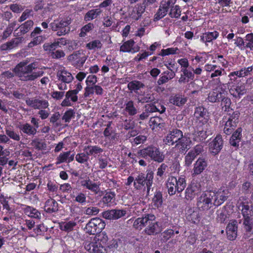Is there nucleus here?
Segmentation results:
<instances>
[{
  "instance_id": "0e129e2a",
  "label": "nucleus",
  "mask_w": 253,
  "mask_h": 253,
  "mask_svg": "<svg viewBox=\"0 0 253 253\" xmlns=\"http://www.w3.org/2000/svg\"><path fill=\"white\" fill-rule=\"evenodd\" d=\"M196 157V156L193 152H191V151H189L185 157V165L189 167L192 164Z\"/></svg>"
},
{
  "instance_id": "423d86ee",
  "label": "nucleus",
  "mask_w": 253,
  "mask_h": 253,
  "mask_svg": "<svg viewBox=\"0 0 253 253\" xmlns=\"http://www.w3.org/2000/svg\"><path fill=\"white\" fill-rule=\"evenodd\" d=\"M213 196L214 195L211 193L210 190L204 192L199 198L197 206L200 210L208 211L213 206Z\"/></svg>"
},
{
  "instance_id": "2eb2a0df",
  "label": "nucleus",
  "mask_w": 253,
  "mask_h": 253,
  "mask_svg": "<svg viewBox=\"0 0 253 253\" xmlns=\"http://www.w3.org/2000/svg\"><path fill=\"white\" fill-rule=\"evenodd\" d=\"M174 182L176 183V177L173 176H169L166 181L168 192L170 196L174 195L176 192L178 193L181 192V185L183 186V182H179V186L177 188L175 187Z\"/></svg>"
},
{
  "instance_id": "bb28decb",
  "label": "nucleus",
  "mask_w": 253,
  "mask_h": 253,
  "mask_svg": "<svg viewBox=\"0 0 253 253\" xmlns=\"http://www.w3.org/2000/svg\"><path fill=\"white\" fill-rule=\"evenodd\" d=\"M84 151L86 152L88 156H96L102 153L103 152V149L97 145H87L85 146L84 148Z\"/></svg>"
},
{
  "instance_id": "b1692460",
  "label": "nucleus",
  "mask_w": 253,
  "mask_h": 253,
  "mask_svg": "<svg viewBox=\"0 0 253 253\" xmlns=\"http://www.w3.org/2000/svg\"><path fill=\"white\" fill-rule=\"evenodd\" d=\"M57 76L59 81L64 83H70L74 79L72 75L66 70H63L58 72Z\"/></svg>"
},
{
  "instance_id": "37998d69",
  "label": "nucleus",
  "mask_w": 253,
  "mask_h": 253,
  "mask_svg": "<svg viewBox=\"0 0 253 253\" xmlns=\"http://www.w3.org/2000/svg\"><path fill=\"white\" fill-rule=\"evenodd\" d=\"M168 10L169 9L161 3L157 12L155 15V20H159L163 18L167 14Z\"/></svg>"
},
{
  "instance_id": "69168bd1",
  "label": "nucleus",
  "mask_w": 253,
  "mask_h": 253,
  "mask_svg": "<svg viewBox=\"0 0 253 253\" xmlns=\"http://www.w3.org/2000/svg\"><path fill=\"white\" fill-rule=\"evenodd\" d=\"M71 152L67 151L66 152H64L63 153H61L59 157L57 158V164H60L63 162H67L68 163V158L70 155Z\"/></svg>"
},
{
  "instance_id": "680f3d73",
  "label": "nucleus",
  "mask_w": 253,
  "mask_h": 253,
  "mask_svg": "<svg viewBox=\"0 0 253 253\" xmlns=\"http://www.w3.org/2000/svg\"><path fill=\"white\" fill-rule=\"evenodd\" d=\"M240 113L239 111H236L234 112L231 115H230L228 119V121L231 122L234 125H236L237 126V124L239 122V118L240 116Z\"/></svg>"
},
{
  "instance_id": "aec40b11",
  "label": "nucleus",
  "mask_w": 253,
  "mask_h": 253,
  "mask_svg": "<svg viewBox=\"0 0 253 253\" xmlns=\"http://www.w3.org/2000/svg\"><path fill=\"white\" fill-rule=\"evenodd\" d=\"M237 221L234 220L229 223L226 227L227 238L230 240H235L237 236Z\"/></svg>"
},
{
  "instance_id": "c85d7f7f",
  "label": "nucleus",
  "mask_w": 253,
  "mask_h": 253,
  "mask_svg": "<svg viewBox=\"0 0 253 253\" xmlns=\"http://www.w3.org/2000/svg\"><path fill=\"white\" fill-rule=\"evenodd\" d=\"M207 109L203 106H199L195 108L194 116L198 120V122H201L204 119H208Z\"/></svg>"
},
{
  "instance_id": "338daca9",
  "label": "nucleus",
  "mask_w": 253,
  "mask_h": 253,
  "mask_svg": "<svg viewBox=\"0 0 253 253\" xmlns=\"http://www.w3.org/2000/svg\"><path fill=\"white\" fill-rule=\"evenodd\" d=\"M174 231L171 229H169L162 233V240L164 241H168L170 238L174 235Z\"/></svg>"
},
{
  "instance_id": "de8ad7c7",
  "label": "nucleus",
  "mask_w": 253,
  "mask_h": 253,
  "mask_svg": "<svg viewBox=\"0 0 253 253\" xmlns=\"http://www.w3.org/2000/svg\"><path fill=\"white\" fill-rule=\"evenodd\" d=\"M116 194L114 192H107L102 198L101 202L104 204L109 205L112 203V200L115 199Z\"/></svg>"
},
{
  "instance_id": "a211bd4d",
  "label": "nucleus",
  "mask_w": 253,
  "mask_h": 253,
  "mask_svg": "<svg viewBox=\"0 0 253 253\" xmlns=\"http://www.w3.org/2000/svg\"><path fill=\"white\" fill-rule=\"evenodd\" d=\"M192 141L190 138L182 134V137L180 138L178 141L175 144V148L179 149V151L183 152L187 151L191 148Z\"/></svg>"
},
{
  "instance_id": "ddd939ff",
  "label": "nucleus",
  "mask_w": 253,
  "mask_h": 253,
  "mask_svg": "<svg viewBox=\"0 0 253 253\" xmlns=\"http://www.w3.org/2000/svg\"><path fill=\"white\" fill-rule=\"evenodd\" d=\"M232 83V82H229L228 84L230 86L229 92L233 97L240 98L242 95L246 93V89L244 84L238 83L230 85Z\"/></svg>"
},
{
  "instance_id": "052dcab7",
  "label": "nucleus",
  "mask_w": 253,
  "mask_h": 253,
  "mask_svg": "<svg viewBox=\"0 0 253 253\" xmlns=\"http://www.w3.org/2000/svg\"><path fill=\"white\" fill-rule=\"evenodd\" d=\"M33 38V40L28 44L29 47L39 44L45 40V38L42 36H35Z\"/></svg>"
},
{
  "instance_id": "e433bc0d",
  "label": "nucleus",
  "mask_w": 253,
  "mask_h": 253,
  "mask_svg": "<svg viewBox=\"0 0 253 253\" xmlns=\"http://www.w3.org/2000/svg\"><path fill=\"white\" fill-rule=\"evenodd\" d=\"M186 214V218L192 223H197L200 221V217L199 215V213L196 211L190 209L188 211Z\"/></svg>"
},
{
  "instance_id": "39448f33",
  "label": "nucleus",
  "mask_w": 253,
  "mask_h": 253,
  "mask_svg": "<svg viewBox=\"0 0 253 253\" xmlns=\"http://www.w3.org/2000/svg\"><path fill=\"white\" fill-rule=\"evenodd\" d=\"M211 126L208 119H204L201 122H198L197 126L194 129V134L198 138L200 141H204L211 133Z\"/></svg>"
},
{
  "instance_id": "4be33fe9",
  "label": "nucleus",
  "mask_w": 253,
  "mask_h": 253,
  "mask_svg": "<svg viewBox=\"0 0 253 253\" xmlns=\"http://www.w3.org/2000/svg\"><path fill=\"white\" fill-rule=\"evenodd\" d=\"M44 211L49 213L55 212L58 211V204L53 199H48L45 203Z\"/></svg>"
},
{
  "instance_id": "58836bf2",
  "label": "nucleus",
  "mask_w": 253,
  "mask_h": 253,
  "mask_svg": "<svg viewBox=\"0 0 253 253\" xmlns=\"http://www.w3.org/2000/svg\"><path fill=\"white\" fill-rule=\"evenodd\" d=\"M253 68L252 66L249 67L248 68H244L242 69L240 71L232 72L230 73L229 76L232 77L235 75L239 77H243L250 74V73L252 71Z\"/></svg>"
},
{
  "instance_id": "0eeeda50",
  "label": "nucleus",
  "mask_w": 253,
  "mask_h": 253,
  "mask_svg": "<svg viewBox=\"0 0 253 253\" xmlns=\"http://www.w3.org/2000/svg\"><path fill=\"white\" fill-rule=\"evenodd\" d=\"M105 226V223L100 218H93L86 224L85 230L90 235L100 233Z\"/></svg>"
},
{
  "instance_id": "20e7f679",
  "label": "nucleus",
  "mask_w": 253,
  "mask_h": 253,
  "mask_svg": "<svg viewBox=\"0 0 253 253\" xmlns=\"http://www.w3.org/2000/svg\"><path fill=\"white\" fill-rule=\"evenodd\" d=\"M87 58L85 52L83 49L74 51L67 57L68 61L76 69L81 70Z\"/></svg>"
},
{
  "instance_id": "5fc2aeb1",
  "label": "nucleus",
  "mask_w": 253,
  "mask_h": 253,
  "mask_svg": "<svg viewBox=\"0 0 253 253\" xmlns=\"http://www.w3.org/2000/svg\"><path fill=\"white\" fill-rule=\"evenodd\" d=\"M245 41L246 42L245 48L253 51V33L248 34L245 37Z\"/></svg>"
},
{
  "instance_id": "c03bdc74",
  "label": "nucleus",
  "mask_w": 253,
  "mask_h": 253,
  "mask_svg": "<svg viewBox=\"0 0 253 253\" xmlns=\"http://www.w3.org/2000/svg\"><path fill=\"white\" fill-rule=\"evenodd\" d=\"M34 22L32 20H28L19 27L21 34H25L30 31L33 27Z\"/></svg>"
},
{
  "instance_id": "ea45409f",
  "label": "nucleus",
  "mask_w": 253,
  "mask_h": 253,
  "mask_svg": "<svg viewBox=\"0 0 253 253\" xmlns=\"http://www.w3.org/2000/svg\"><path fill=\"white\" fill-rule=\"evenodd\" d=\"M77 223L73 221L62 222L60 223V229L64 231L69 232L72 231L76 226Z\"/></svg>"
},
{
  "instance_id": "6ab92c4d",
  "label": "nucleus",
  "mask_w": 253,
  "mask_h": 253,
  "mask_svg": "<svg viewBox=\"0 0 253 253\" xmlns=\"http://www.w3.org/2000/svg\"><path fill=\"white\" fill-rule=\"evenodd\" d=\"M81 185L95 194H98L101 192L99 182H94L89 178L82 181Z\"/></svg>"
},
{
  "instance_id": "8fccbe9b",
  "label": "nucleus",
  "mask_w": 253,
  "mask_h": 253,
  "mask_svg": "<svg viewBox=\"0 0 253 253\" xmlns=\"http://www.w3.org/2000/svg\"><path fill=\"white\" fill-rule=\"evenodd\" d=\"M169 9H170V10L169 14L170 17L177 18L180 16L181 10L178 5H175Z\"/></svg>"
},
{
  "instance_id": "4c0bfd02",
  "label": "nucleus",
  "mask_w": 253,
  "mask_h": 253,
  "mask_svg": "<svg viewBox=\"0 0 253 253\" xmlns=\"http://www.w3.org/2000/svg\"><path fill=\"white\" fill-rule=\"evenodd\" d=\"M145 86L144 84L139 81H132L127 84V88L130 91L136 92L137 90Z\"/></svg>"
},
{
  "instance_id": "c756f323",
  "label": "nucleus",
  "mask_w": 253,
  "mask_h": 253,
  "mask_svg": "<svg viewBox=\"0 0 253 253\" xmlns=\"http://www.w3.org/2000/svg\"><path fill=\"white\" fill-rule=\"evenodd\" d=\"M89 252L91 253H107L106 248H104L100 243L92 242L89 245Z\"/></svg>"
},
{
  "instance_id": "79ce46f5",
  "label": "nucleus",
  "mask_w": 253,
  "mask_h": 253,
  "mask_svg": "<svg viewBox=\"0 0 253 253\" xmlns=\"http://www.w3.org/2000/svg\"><path fill=\"white\" fill-rule=\"evenodd\" d=\"M126 108L125 110L129 116H134L137 113V110L135 107L134 102L132 100H129L125 103Z\"/></svg>"
},
{
  "instance_id": "f03ea898",
  "label": "nucleus",
  "mask_w": 253,
  "mask_h": 253,
  "mask_svg": "<svg viewBox=\"0 0 253 253\" xmlns=\"http://www.w3.org/2000/svg\"><path fill=\"white\" fill-rule=\"evenodd\" d=\"M137 154L140 157L150 158L158 163H162L165 159V155L160 151L159 148L152 145L139 150Z\"/></svg>"
},
{
  "instance_id": "7c9ffc66",
  "label": "nucleus",
  "mask_w": 253,
  "mask_h": 253,
  "mask_svg": "<svg viewBox=\"0 0 253 253\" xmlns=\"http://www.w3.org/2000/svg\"><path fill=\"white\" fill-rule=\"evenodd\" d=\"M187 98L183 97L181 95H175L173 96H171L169 99L170 103L176 105L178 107L182 106L187 102Z\"/></svg>"
},
{
  "instance_id": "f3484780",
  "label": "nucleus",
  "mask_w": 253,
  "mask_h": 253,
  "mask_svg": "<svg viewBox=\"0 0 253 253\" xmlns=\"http://www.w3.org/2000/svg\"><path fill=\"white\" fill-rule=\"evenodd\" d=\"M126 211L124 210H111L103 212L102 216L107 219H117L126 215Z\"/></svg>"
},
{
  "instance_id": "9d476101",
  "label": "nucleus",
  "mask_w": 253,
  "mask_h": 253,
  "mask_svg": "<svg viewBox=\"0 0 253 253\" xmlns=\"http://www.w3.org/2000/svg\"><path fill=\"white\" fill-rule=\"evenodd\" d=\"M213 194V204L215 206H219L225 202L230 196L228 189L226 187H221L217 191L210 190Z\"/></svg>"
},
{
  "instance_id": "1a4fd4ad",
  "label": "nucleus",
  "mask_w": 253,
  "mask_h": 253,
  "mask_svg": "<svg viewBox=\"0 0 253 253\" xmlns=\"http://www.w3.org/2000/svg\"><path fill=\"white\" fill-rule=\"evenodd\" d=\"M156 221L155 216L151 213H145L141 217L135 220L133 226L136 229H141L142 227L146 228Z\"/></svg>"
},
{
  "instance_id": "a18cd8bd",
  "label": "nucleus",
  "mask_w": 253,
  "mask_h": 253,
  "mask_svg": "<svg viewBox=\"0 0 253 253\" xmlns=\"http://www.w3.org/2000/svg\"><path fill=\"white\" fill-rule=\"evenodd\" d=\"M75 117V111L74 110L70 109L66 111L62 117V120L65 123H69L72 119Z\"/></svg>"
},
{
  "instance_id": "a19ab883",
  "label": "nucleus",
  "mask_w": 253,
  "mask_h": 253,
  "mask_svg": "<svg viewBox=\"0 0 253 253\" xmlns=\"http://www.w3.org/2000/svg\"><path fill=\"white\" fill-rule=\"evenodd\" d=\"M24 211L25 214L28 216L35 218H40L41 216V213L36 209L30 206H27L24 209Z\"/></svg>"
},
{
  "instance_id": "13d9d810",
  "label": "nucleus",
  "mask_w": 253,
  "mask_h": 253,
  "mask_svg": "<svg viewBox=\"0 0 253 253\" xmlns=\"http://www.w3.org/2000/svg\"><path fill=\"white\" fill-rule=\"evenodd\" d=\"M31 145L34 146L36 149L38 150L45 149L46 147V144L45 143L40 141L38 139L32 140Z\"/></svg>"
},
{
  "instance_id": "e2e57ef3",
  "label": "nucleus",
  "mask_w": 253,
  "mask_h": 253,
  "mask_svg": "<svg viewBox=\"0 0 253 253\" xmlns=\"http://www.w3.org/2000/svg\"><path fill=\"white\" fill-rule=\"evenodd\" d=\"M150 122L155 126H159L160 128L163 126L164 121L159 117L151 118Z\"/></svg>"
},
{
  "instance_id": "72a5a7b5",
  "label": "nucleus",
  "mask_w": 253,
  "mask_h": 253,
  "mask_svg": "<svg viewBox=\"0 0 253 253\" xmlns=\"http://www.w3.org/2000/svg\"><path fill=\"white\" fill-rule=\"evenodd\" d=\"M218 33L214 31L211 32H206L201 36V40L207 43L208 42H211L213 40H215L218 36Z\"/></svg>"
},
{
  "instance_id": "3c124183",
  "label": "nucleus",
  "mask_w": 253,
  "mask_h": 253,
  "mask_svg": "<svg viewBox=\"0 0 253 253\" xmlns=\"http://www.w3.org/2000/svg\"><path fill=\"white\" fill-rule=\"evenodd\" d=\"M243 225L247 232H251L253 227V220L252 217H245Z\"/></svg>"
},
{
  "instance_id": "5701e85b",
  "label": "nucleus",
  "mask_w": 253,
  "mask_h": 253,
  "mask_svg": "<svg viewBox=\"0 0 253 253\" xmlns=\"http://www.w3.org/2000/svg\"><path fill=\"white\" fill-rule=\"evenodd\" d=\"M134 42L133 40H129L125 42L120 47V51L126 52H136L139 50V47L137 46V49L133 48Z\"/></svg>"
},
{
  "instance_id": "dca6fc26",
  "label": "nucleus",
  "mask_w": 253,
  "mask_h": 253,
  "mask_svg": "<svg viewBox=\"0 0 253 253\" xmlns=\"http://www.w3.org/2000/svg\"><path fill=\"white\" fill-rule=\"evenodd\" d=\"M224 95H226L225 90L222 87L219 89L216 88L208 94V100L211 103H219Z\"/></svg>"
},
{
  "instance_id": "bf43d9fd",
  "label": "nucleus",
  "mask_w": 253,
  "mask_h": 253,
  "mask_svg": "<svg viewBox=\"0 0 253 253\" xmlns=\"http://www.w3.org/2000/svg\"><path fill=\"white\" fill-rule=\"evenodd\" d=\"M102 44L99 40H94L86 44V47L89 49H94L96 48H101Z\"/></svg>"
},
{
  "instance_id": "864d4df0",
  "label": "nucleus",
  "mask_w": 253,
  "mask_h": 253,
  "mask_svg": "<svg viewBox=\"0 0 253 253\" xmlns=\"http://www.w3.org/2000/svg\"><path fill=\"white\" fill-rule=\"evenodd\" d=\"M220 102H221L220 105L222 108L223 109L224 108L225 111H229L231 104V99L227 96V94L224 95Z\"/></svg>"
},
{
  "instance_id": "f8f14e48",
  "label": "nucleus",
  "mask_w": 253,
  "mask_h": 253,
  "mask_svg": "<svg viewBox=\"0 0 253 253\" xmlns=\"http://www.w3.org/2000/svg\"><path fill=\"white\" fill-rule=\"evenodd\" d=\"M183 134L182 131L177 128H172L169 130L164 141L169 145H173L176 144L182 137Z\"/></svg>"
},
{
  "instance_id": "6e6d98bb",
  "label": "nucleus",
  "mask_w": 253,
  "mask_h": 253,
  "mask_svg": "<svg viewBox=\"0 0 253 253\" xmlns=\"http://www.w3.org/2000/svg\"><path fill=\"white\" fill-rule=\"evenodd\" d=\"M94 28V25L93 23H89L81 29V33H80V37H84L86 35L87 32H89L92 30Z\"/></svg>"
},
{
  "instance_id": "473e14b6",
  "label": "nucleus",
  "mask_w": 253,
  "mask_h": 253,
  "mask_svg": "<svg viewBox=\"0 0 253 253\" xmlns=\"http://www.w3.org/2000/svg\"><path fill=\"white\" fill-rule=\"evenodd\" d=\"M240 206L242 208V213L244 218L252 217L253 215V207L252 205L250 206L248 203L242 202Z\"/></svg>"
},
{
  "instance_id": "6e6552de",
  "label": "nucleus",
  "mask_w": 253,
  "mask_h": 253,
  "mask_svg": "<svg viewBox=\"0 0 253 253\" xmlns=\"http://www.w3.org/2000/svg\"><path fill=\"white\" fill-rule=\"evenodd\" d=\"M146 174L141 172H138L135 176V181L133 182V186L136 190H141L148 181V178L151 179L154 177V172L151 170L146 171Z\"/></svg>"
},
{
  "instance_id": "49530a36",
  "label": "nucleus",
  "mask_w": 253,
  "mask_h": 253,
  "mask_svg": "<svg viewBox=\"0 0 253 253\" xmlns=\"http://www.w3.org/2000/svg\"><path fill=\"white\" fill-rule=\"evenodd\" d=\"M120 240L118 239H112L108 243L106 247V249L108 252H114L119 247V243Z\"/></svg>"
},
{
  "instance_id": "2f4dec72",
  "label": "nucleus",
  "mask_w": 253,
  "mask_h": 253,
  "mask_svg": "<svg viewBox=\"0 0 253 253\" xmlns=\"http://www.w3.org/2000/svg\"><path fill=\"white\" fill-rule=\"evenodd\" d=\"M102 10L100 8L92 9L89 10L84 15V20L85 21H91L94 19L101 13Z\"/></svg>"
},
{
  "instance_id": "f704fd0d",
  "label": "nucleus",
  "mask_w": 253,
  "mask_h": 253,
  "mask_svg": "<svg viewBox=\"0 0 253 253\" xmlns=\"http://www.w3.org/2000/svg\"><path fill=\"white\" fill-rule=\"evenodd\" d=\"M19 128L23 133L29 135H34L37 132L36 128L28 123L20 125Z\"/></svg>"
},
{
  "instance_id": "c9c22d12",
  "label": "nucleus",
  "mask_w": 253,
  "mask_h": 253,
  "mask_svg": "<svg viewBox=\"0 0 253 253\" xmlns=\"http://www.w3.org/2000/svg\"><path fill=\"white\" fill-rule=\"evenodd\" d=\"M152 202L155 207L159 208L161 207L163 203V195L161 191L156 190L154 193Z\"/></svg>"
},
{
  "instance_id": "9b49d317",
  "label": "nucleus",
  "mask_w": 253,
  "mask_h": 253,
  "mask_svg": "<svg viewBox=\"0 0 253 253\" xmlns=\"http://www.w3.org/2000/svg\"><path fill=\"white\" fill-rule=\"evenodd\" d=\"M201 191V186L199 182L193 180L186 189L185 198L188 200H192Z\"/></svg>"
},
{
  "instance_id": "09e8293b",
  "label": "nucleus",
  "mask_w": 253,
  "mask_h": 253,
  "mask_svg": "<svg viewBox=\"0 0 253 253\" xmlns=\"http://www.w3.org/2000/svg\"><path fill=\"white\" fill-rule=\"evenodd\" d=\"M49 105L48 102L46 100L35 99L34 109H46Z\"/></svg>"
},
{
  "instance_id": "4468645a",
  "label": "nucleus",
  "mask_w": 253,
  "mask_h": 253,
  "mask_svg": "<svg viewBox=\"0 0 253 253\" xmlns=\"http://www.w3.org/2000/svg\"><path fill=\"white\" fill-rule=\"evenodd\" d=\"M223 140L220 135H217L209 144V150L213 155L219 153L223 147Z\"/></svg>"
},
{
  "instance_id": "7ed1b4c3",
  "label": "nucleus",
  "mask_w": 253,
  "mask_h": 253,
  "mask_svg": "<svg viewBox=\"0 0 253 253\" xmlns=\"http://www.w3.org/2000/svg\"><path fill=\"white\" fill-rule=\"evenodd\" d=\"M71 23V19L64 17L54 20L49 24L50 29L56 32L58 36H62L68 34L70 31V24Z\"/></svg>"
},
{
  "instance_id": "393cba45",
  "label": "nucleus",
  "mask_w": 253,
  "mask_h": 253,
  "mask_svg": "<svg viewBox=\"0 0 253 253\" xmlns=\"http://www.w3.org/2000/svg\"><path fill=\"white\" fill-rule=\"evenodd\" d=\"M207 165V162L204 159L200 158H199L194 165L193 174H195V175L200 174L206 168Z\"/></svg>"
},
{
  "instance_id": "f257e3e1",
  "label": "nucleus",
  "mask_w": 253,
  "mask_h": 253,
  "mask_svg": "<svg viewBox=\"0 0 253 253\" xmlns=\"http://www.w3.org/2000/svg\"><path fill=\"white\" fill-rule=\"evenodd\" d=\"M27 61L20 62L13 70L20 80L24 82L33 81L42 75V72L34 71L37 68L35 63L29 65H27Z\"/></svg>"
},
{
  "instance_id": "603ef678",
  "label": "nucleus",
  "mask_w": 253,
  "mask_h": 253,
  "mask_svg": "<svg viewBox=\"0 0 253 253\" xmlns=\"http://www.w3.org/2000/svg\"><path fill=\"white\" fill-rule=\"evenodd\" d=\"M75 159L80 164H84L88 162L89 160V156L87 153L85 152L77 154L75 157Z\"/></svg>"
},
{
  "instance_id": "a878e982",
  "label": "nucleus",
  "mask_w": 253,
  "mask_h": 253,
  "mask_svg": "<svg viewBox=\"0 0 253 253\" xmlns=\"http://www.w3.org/2000/svg\"><path fill=\"white\" fill-rule=\"evenodd\" d=\"M242 128L239 127L233 133L230 139V144L231 146L235 147H238L242 137Z\"/></svg>"
},
{
  "instance_id": "cd10ccee",
  "label": "nucleus",
  "mask_w": 253,
  "mask_h": 253,
  "mask_svg": "<svg viewBox=\"0 0 253 253\" xmlns=\"http://www.w3.org/2000/svg\"><path fill=\"white\" fill-rule=\"evenodd\" d=\"M161 231L160 227L156 220L148 227L145 228L144 232L148 235H154L159 233Z\"/></svg>"
},
{
  "instance_id": "4d7b16f0",
  "label": "nucleus",
  "mask_w": 253,
  "mask_h": 253,
  "mask_svg": "<svg viewBox=\"0 0 253 253\" xmlns=\"http://www.w3.org/2000/svg\"><path fill=\"white\" fill-rule=\"evenodd\" d=\"M216 213V220L217 222L221 223H223L227 217L226 214L225 213V210L224 208L220 209L217 211Z\"/></svg>"
},
{
  "instance_id": "412c9836",
  "label": "nucleus",
  "mask_w": 253,
  "mask_h": 253,
  "mask_svg": "<svg viewBox=\"0 0 253 253\" xmlns=\"http://www.w3.org/2000/svg\"><path fill=\"white\" fill-rule=\"evenodd\" d=\"M78 93L75 91L73 90H69L65 94V98L63 100L61 105L62 106H71L72 105L70 102V100L75 102L78 101V96L77 95Z\"/></svg>"
},
{
  "instance_id": "774afa93",
  "label": "nucleus",
  "mask_w": 253,
  "mask_h": 253,
  "mask_svg": "<svg viewBox=\"0 0 253 253\" xmlns=\"http://www.w3.org/2000/svg\"><path fill=\"white\" fill-rule=\"evenodd\" d=\"M99 209L97 207H90L87 208L84 211V213L88 215H95L99 212Z\"/></svg>"
}]
</instances>
